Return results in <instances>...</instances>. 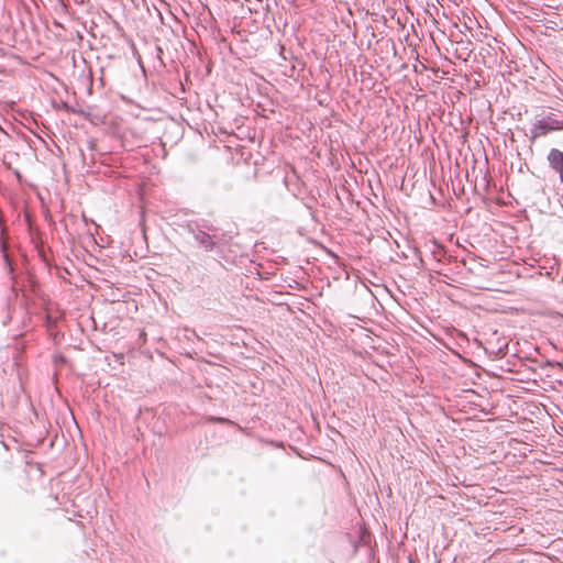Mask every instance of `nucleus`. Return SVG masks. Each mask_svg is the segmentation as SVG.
Here are the masks:
<instances>
[{"label":"nucleus","mask_w":563,"mask_h":563,"mask_svg":"<svg viewBox=\"0 0 563 563\" xmlns=\"http://www.w3.org/2000/svg\"><path fill=\"white\" fill-rule=\"evenodd\" d=\"M194 238L196 242L207 252H211L216 249L219 238L218 234H209L202 230H197L194 232Z\"/></svg>","instance_id":"nucleus-2"},{"label":"nucleus","mask_w":563,"mask_h":563,"mask_svg":"<svg viewBox=\"0 0 563 563\" xmlns=\"http://www.w3.org/2000/svg\"><path fill=\"white\" fill-rule=\"evenodd\" d=\"M209 422H213V423H220V424H233V421H231L230 419L228 418H222V417H208L207 419Z\"/></svg>","instance_id":"nucleus-4"},{"label":"nucleus","mask_w":563,"mask_h":563,"mask_svg":"<svg viewBox=\"0 0 563 563\" xmlns=\"http://www.w3.org/2000/svg\"><path fill=\"white\" fill-rule=\"evenodd\" d=\"M563 130V119L554 113H549L539 119L530 129L529 140L531 143L536 142L539 137L545 136L554 131Z\"/></svg>","instance_id":"nucleus-1"},{"label":"nucleus","mask_w":563,"mask_h":563,"mask_svg":"<svg viewBox=\"0 0 563 563\" xmlns=\"http://www.w3.org/2000/svg\"><path fill=\"white\" fill-rule=\"evenodd\" d=\"M549 166L559 175L563 183V152L559 148H551L547 156Z\"/></svg>","instance_id":"nucleus-3"}]
</instances>
